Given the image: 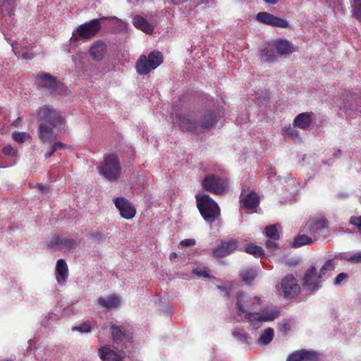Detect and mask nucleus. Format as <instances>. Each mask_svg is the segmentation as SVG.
I'll list each match as a JSON object with an SVG mask.
<instances>
[{
    "label": "nucleus",
    "mask_w": 361,
    "mask_h": 361,
    "mask_svg": "<svg viewBox=\"0 0 361 361\" xmlns=\"http://www.w3.org/2000/svg\"><path fill=\"white\" fill-rule=\"evenodd\" d=\"M163 63V56L159 51H152L147 56L141 55L136 62L135 68L138 74L145 75L156 69Z\"/></svg>",
    "instance_id": "nucleus-6"
},
{
    "label": "nucleus",
    "mask_w": 361,
    "mask_h": 361,
    "mask_svg": "<svg viewBox=\"0 0 361 361\" xmlns=\"http://www.w3.org/2000/svg\"><path fill=\"white\" fill-rule=\"evenodd\" d=\"M192 273L200 277L208 278L209 277L208 273L205 270H201L198 269H194Z\"/></svg>",
    "instance_id": "nucleus-50"
},
{
    "label": "nucleus",
    "mask_w": 361,
    "mask_h": 361,
    "mask_svg": "<svg viewBox=\"0 0 361 361\" xmlns=\"http://www.w3.org/2000/svg\"><path fill=\"white\" fill-rule=\"evenodd\" d=\"M240 275L246 284H250L257 276V271L252 268H247L242 270Z\"/></svg>",
    "instance_id": "nucleus-31"
},
{
    "label": "nucleus",
    "mask_w": 361,
    "mask_h": 361,
    "mask_svg": "<svg viewBox=\"0 0 361 361\" xmlns=\"http://www.w3.org/2000/svg\"><path fill=\"white\" fill-rule=\"evenodd\" d=\"M287 361H302V350H297L291 353L287 358Z\"/></svg>",
    "instance_id": "nucleus-44"
},
{
    "label": "nucleus",
    "mask_w": 361,
    "mask_h": 361,
    "mask_svg": "<svg viewBox=\"0 0 361 361\" xmlns=\"http://www.w3.org/2000/svg\"><path fill=\"white\" fill-rule=\"evenodd\" d=\"M195 245V240L192 238H188L183 240L179 243V247H190Z\"/></svg>",
    "instance_id": "nucleus-46"
},
{
    "label": "nucleus",
    "mask_w": 361,
    "mask_h": 361,
    "mask_svg": "<svg viewBox=\"0 0 361 361\" xmlns=\"http://www.w3.org/2000/svg\"><path fill=\"white\" fill-rule=\"evenodd\" d=\"M20 118H18L16 120H15L13 122V126H15V127H18L19 125H20Z\"/></svg>",
    "instance_id": "nucleus-53"
},
{
    "label": "nucleus",
    "mask_w": 361,
    "mask_h": 361,
    "mask_svg": "<svg viewBox=\"0 0 361 361\" xmlns=\"http://www.w3.org/2000/svg\"><path fill=\"white\" fill-rule=\"evenodd\" d=\"M11 47L15 55L24 61L31 60L34 57V54L29 52L27 50L22 51L19 47H18L17 44H12Z\"/></svg>",
    "instance_id": "nucleus-33"
},
{
    "label": "nucleus",
    "mask_w": 361,
    "mask_h": 361,
    "mask_svg": "<svg viewBox=\"0 0 361 361\" xmlns=\"http://www.w3.org/2000/svg\"><path fill=\"white\" fill-rule=\"evenodd\" d=\"M101 29V23L98 19L92 20L88 23L80 25L76 30L73 31L70 39L71 44H74L80 38L89 39L94 36Z\"/></svg>",
    "instance_id": "nucleus-8"
},
{
    "label": "nucleus",
    "mask_w": 361,
    "mask_h": 361,
    "mask_svg": "<svg viewBox=\"0 0 361 361\" xmlns=\"http://www.w3.org/2000/svg\"><path fill=\"white\" fill-rule=\"evenodd\" d=\"M322 278L314 267L308 269L302 279V286L307 290H317L321 287Z\"/></svg>",
    "instance_id": "nucleus-10"
},
{
    "label": "nucleus",
    "mask_w": 361,
    "mask_h": 361,
    "mask_svg": "<svg viewBox=\"0 0 361 361\" xmlns=\"http://www.w3.org/2000/svg\"><path fill=\"white\" fill-rule=\"evenodd\" d=\"M338 106H339V108H340L341 109H344V106H341V105L338 104Z\"/></svg>",
    "instance_id": "nucleus-59"
},
{
    "label": "nucleus",
    "mask_w": 361,
    "mask_h": 361,
    "mask_svg": "<svg viewBox=\"0 0 361 361\" xmlns=\"http://www.w3.org/2000/svg\"><path fill=\"white\" fill-rule=\"evenodd\" d=\"M173 4H179L181 2V0H171Z\"/></svg>",
    "instance_id": "nucleus-57"
},
{
    "label": "nucleus",
    "mask_w": 361,
    "mask_h": 361,
    "mask_svg": "<svg viewBox=\"0 0 361 361\" xmlns=\"http://www.w3.org/2000/svg\"><path fill=\"white\" fill-rule=\"evenodd\" d=\"M348 278V275L345 273H341L336 277L334 280V285L338 286L341 282Z\"/></svg>",
    "instance_id": "nucleus-48"
},
{
    "label": "nucleus",
    "mask_w": 361,
    "mask_h": 361,
    "mask_svg": "<svg viewBox=\"0 0 361 361\" xmlns=\"http://www.w3.org/2000/svg\"><path fill=\"white\" fill-rule=\"evenodd\" d=\"M314 241V239L307 236V235H298L295 237L292 242V247H299L306 245H311Z\"/></svg>",
    "instance_id": "nucleus-28"
},
{
    "label": "nucleus",
    "mask_w": 361,
    "mask_h": 361,
    "mask_svg": "<svg viewBox=\"0 0 361 361\" xmlns=\"http://www.w3.org/2000/svg\"><path fill=\"white\" fill-rule=\"evenodd\" d=\"M111 339L114 348L118 352H123L128 343L133 341V332L123 326L110 324Z\"/></svg>",
    "instance_id": "nucleus-5"
},
{
    "label": "nucleus",
    "mask_w": 361,
    "mask_h": 361,
    "mask_svg": "<svg viewBox=\"0 0 361 361\" xmlns=\"http://www.w3.org/2000/svg\"><path fill=\"white\" fill-rule=\"evenodd\" d=\"M5 361H13V360L11 359H7V360H5Z\"/></svg>",
    "instance_id": "nucleus-62"
},
{
    "label": "nucleus",
    "mask_w": 361,
    "mask_h": 361,
    "mask_svg": "<svg viewBox=\"0 0 361 361\" xmlns=\"http://www.w3.org/2000/svg\"><path fill=\"white\" fill-rule=\"evenodd\" d=\"M17 1L18 0H3L1 4L2 12L4 13L6 12L8 17L11 18L14 13Z\"/></svg>",
    "instance_id": "nucleus-32"
},
{
    "label": "nucleus",
    "mask_w": 361,
    "mask_h": 361,
    "mask_svg": "<svg viewBox=\"0 0 361 361\" xmlns=\"http://www.w3.org/2000/svg\"><path fill=\"white\" fill-rule=\"evenodd\" d=\"M133 23L135 27L147 34L152 33L154 30V25L141 16H135L133 19Z\"/></svg>",
    "instance_id": "nucleus-25"
},
{
    "label": "nucleus",
    "mask_w": 361,
    "mask_h": 361,
    "mask_svg": "<svg viewBox=\"0 0 361 361\" xmlns=\"http://www.w3.org/2000/svg\"><path fill=\"white\" fill-rule=\"evenodd\" d=\"M281 287L286 298H293L300 292V285L291 274L286 276L282 279Z\"/></svg>",
    "instance_id": "nucleus-11"
},
{
    "label": "nucleus",
    "mask_w": 361,
    "mask_h": 361,
    "mask_svg": "<svg viewBox=\"0 0 361 361\" xmlns=\"http://www.w3.org/2000/svg\"><path fill=\"white\" fill-rule=\"evenodd\" d=\"M53 147V149L54 150H59L61 149H63V148H65L66 147V145H64L63 142H54V144L52 145Z\"/></svg>",
    "instance_id": "nucleus-51"
},
{
    "label": "nucleus",
    "mask_w": 361,
    "mask_h": 361,
    "mask_svg": "<svg viewBox=\"0 0 361 361\" xmlns=\"http://www.w3.org/2000/svg\"><path fill=\"white\" fill-rule=\"evenodd\" d=\"M49 246L54 250L71 251L75 248L76 243L71 238L56 235L51 238Z\"/></svg>",
    "instance_id": "nucleus-12"
},
{
    "label": "nucleus",
    "mask_w": 361,
    "mask_h": 361,
    "mask_svg": "<svg viewBox=\"0 0 361 361\" xmlns=\"http://www.w3.org/2000/svg\"><path fill=\"white\" fill-rule=\"evenodd\" d=\"M5 167H6V166L1 165V164H0V168H5Z\"/></svg>",
    "instance_id": "nucleus-61"
},
{
    "label": "nucleus",
    "mask_w": 361,
    "mask_h": 361,
    "mask_svg": "<svg viewBox=\"0 0 361 361\" xmlns=\"http://www.w3.org/2000/svg\"><path fill=\"white\" fill-rule=\"evenodd\" d=\"M114 204L121 216L126 219H133L136 213L135 207L124 197H116Z\"/></svg>",
    "instance_id": "nucleus-17"
},
{
    "label": "nucleus",
    "mask_w": 361,
    "mask_h": 361,
    "mask_svg": "<svg viewBox=\"0 0 361 361\" xmlns=\"http://www.w3.org/2000/svg\"><path fill=\"white\" fill-rule=\"evenodd\" d=\"M98 304L103 308L111 310L119 307L121 302V298L115 294L100 297L97 300Z\"/></svg>",
    "instance_id": "nucleus-20"
},
{
    "label": "nucleus",
    "mask_w": 361,
    "mask_h": 361,
    "mask_svg": "<svg viewBox=\"0 0 361 361\" xmlns=\"http://www.w3.org/2000/svg\"><path fill=\"white\" fill-rule=\"evenodd\" d=\"M219 116L213 111L206 112L199 122L195 121L190 114L178 116V125L181 128L186 130L193 131L200 129H208L212 128L219 120Z\"/></svg>",
    "instance_id": "nucleus-2"
},
{
    "label": "nucleus",
    "mask_w": 361,
    "mask_h": 361,
    "mask_svg": "<svg viewBox=\"0 0 361 361\" xmlns=\"http://www.w3.org/2000/svg\"><path fill=\"white\" fill-rule=\"evenodd\" d=\"M197 208L205 221L212 223L220 216V208L208 195H196Z\"/></svg>",
    "instance_id": "nucleus-3"
},
{
    "label": "nucleus",
    "mask_w": 361,
    "mask_h": 361,
    "mask_svg": "<svg viewBox=\"0 0 361 361\" xmlns=\"http://www.w3.org/2000/svg\"><path fill=\"white\" fill-rule=\"evenodd\" d=\"M37 116L40 123H47L53 127H64L65 120L61 113L49 105L39 107Z\"/></svg>",
    "instance_id": "nucleus-7"
},
{
    "label": "nucleus",
    "mask_w": 361,
    "mask_h": 361,
    "mask_svg": "<svg viewBox=\"0 0 361 361\" xmlns=\"http://www.w3.org/2000/svg\"><path fill=\"white\" fill-rule=\"evenodd\" d=\"M121 23H122V28H123V27H126V24H125V23L122 22Z\"/></svg>",
    "instance_id": "nucleus-58"
},
{
    "label": "nucleus",
    "mask_w": 361,
    "mask_h": 361,
    "mask_svg": "<svg viewBox=\"0 0 361 361\" xmlns=\"http://www.w3.org/2000/svg\"><path fill=\"white\" fill-rule=\"evenodd\" d=\"M352 11L353 16L361 21V0H352Z\"/></svg>",
    "instance_id": "nucleus-39"
},
{
    "label": "nucleus",
    "mask_w": 361,
    "mask_h": 361,
    "mask_svg": "<svg viewBox=\"0 0 361 361\" xmlns=\"http://www.w3.org/2000/svg\"><path fill=\"white\" fill-rule=\"evenodd\" d=\"M276 54L273 48L266 47L261 50L260 58L262 61L273 62L276 60Z\"/></svg>",
    "instance_id": "nucleus-29"
},
{
    "label": "nucleus",
    "mask_w": 361,
    "mask_h": 361,
    "mask_svg": "<svg viewBox=\"0 0 361 361\" xmlns=\"http://www.w3.org/2000/svg\"><path fill=\"white\" fill-rule=\"evenodd\" d=\"M336 262L335 259H331L326 262V263L321 267L319 274L322 278L329 276L332 274L335 269Z\"/></svg>",
    "instance_id": "nucleus-27"
},
{
    "label": "nucleus",
    "mask_w": 361,
    "mask_h": 361,
    "mask_svg": "<svg viewBox=\"0 0 361 361\" xmlns=\"http://www.w3.org/2000/svg\"><path fill=\"white\" fill-rule=\"evenodd\" d=\"M202 187L207 191L221 195L226 190L228 182L225 178L208 175L202 180Z\"/></svg>",
    "instance_id": "nucleus-9"
},
{
    "label": "nucleus",
    "mask_w": 361,
    "mask_h": 361,
    "mask_svg": "<svg viewBox=\"0 0 361 361\" xmlns=\"http://www.w3.org/2000/svg\"><path fill=\"white\" fill-rule=\"evenodd\" d=\"M73 331H77L82 334H88L92 331V325L89 322H86L73 327Z\"/></svg>",
    "instance_id": "nucleus-41"
},
{
    "label": "nucleus",
    "mask_w": 361,
    "mask_h": 361,
    "mask_svg": "<svg viewBox=\"0 0 361 361\" xmlns=\"http://www.w3.org/2000/svg\"><path fill=\"white\" fill-rule=\"evenodd\" d=\"M274 47L280 55H285L293 51V45L285 39H279L274 42Z\"/></svg>",
    "instance_id": "nucleus-26"
},
{
    "label": "nucleus",
    "mask_w": 361,
    "mask_h": 361,
    "mask_svg": "<svg viewBox=\"0 0 361 361\" xmlns=\"http://www.w3.org/2000/svg\"><path fill=\"white\" fill-rule=\"evenodd\" d=\"M265 234L268 238H272L274 240H278L279 235L275 226L271 225L267 226L265 228Z\"/></svg>",
    "instance_id": "nucleus-40"
},
{
    "label": "nucleus",
    "mask_w": 361,
    "mask_h": 361,
    "mask_svg": "<svg viewBox=\"0 0 361 361\" xmlns=\"http://www.w3.org/2000/svg\"><path fill=\"white\" fill-rule=\"evenodd\" d=\"M106 51V45L102 40L96 41L90 48L89 52L95 61H101Z\"/></svg>",
    "instance_id": "nucleus-22"
},
{
    "label": "nucleus",
    "mask_w": 361,
    "mask_h": 361,
    "mask_svg": "<svg viewBox=\"0 0 361 361\" xmlns=\"http://www.w3.org/2000/svg\"><path fill=\"white\" fill-rule=\"evenodd\" d=\"M326 228V221L323 218L310 219L303 228L304 232L310 233L314 240H317L321 232Z\"/></svg>",
    "instance_id": "nucleus-14"
},
{
    "label": "nucleus",
    "mask_w": 361,
    "mask_h": 361,
    "mask_svg": "<svg viewBox=\"0 0 361 361\" xmlns=\"http://www.w3.org/2000/svg\"><path fill=\"white\" fill-rule=\"evenodd\" d=\"M2 32L4 35L5 39L11 43V44H17L18 47H19L22 51L28 50L30 48L32 47V43L29 42L27 40L23 39L20 42H12V40L8 37V32H6L4 28H2Z\"/></svg>",
    "instance_id": "nucleus-30"
},
{
    "label": "nucleus",
    "mask_w": 361,
    "mask_h": 361,
    "mask_svg": "<svg viewBox=\"0 0 361 361\" xmlns=\"http://www.w3.org/2000/svg\"><path fill=\"white\" fill-rule=\"evenodd\" d=\"M312 116V113H301L295 118L293 125L298 128L307 130L311 125Z\"/></svg>",
    "instance_id": "nucleus-23"
},
{
    "label": "nucleus",
    "mask_w": 361,
    "mask_h": 361,
    "mask_svg": "<svg viewBox=\"0 0 361 361\" xmlns=\"http://www.w3.org/2000/svg\"><path fill=\"white\" fill-rule=\"evenodd\" d=\"M55 274L57 282L61 286L63 285L68 276V269L64 259H60L57 261Z\"/></svg>",
    "instance_id": "nucleus-21"
},
{
    "label": "nucleus",
    "mask_w": 361,
    "mask_h": 361,
    "mask_svg": "<svg viewBox=\"0 0 361 361\" xmlns=\"http://www.w3.org/2000/svg\"><path fill=\"white\" fill-rule=\"evenodd\" d=\"M294 125L293 126H289L288 127H284L282 130L283 133L286 135H288L291 139H293L295 142H299L300 140L299 133L295 129Z\"/></svg>",
    "instance_id": "nucleus-37"
},
{
    "label": "nucleus",
    "mask_w": 361,
    "mask_h": 361,
    "mask_svg": "<svg viewBox=\"0 0 361 361\" xmlns=\"http://www.w3.org/2000/svg\"><path fill=\"white\" fill-rule=\"evenodd\" d=\"M266 3L269 4H276L278 2V0H264Z\"/></svg>",
    "instance_id": "nucleus-55"
},
{
    "label": "nucleus",
    "mask_w": 361,
    "mask_h": 361,
    "mask_svg": "<svg viewBox=\"0 0 361 361\" xmlns=\"http://www.w3.org/2000/svg\"><path fill=\"white\" fill-rule=\"evenodd\" d=\"M274 335V329L271 328H267L264 330V331L262 334L259 338V343L262 345H267L269 343Z\"/></svg>",
    "instance_id": "nucleus-34"
},
{
    "label": "nucleus",
    "mask_w": 361,
    "mask_h": 361,
    "mask_svg": "<svg viewBox=\"0 0 361 361\" xmlns=\"http://www.w3.org/2000/svg\"><path fill=\"white\" fill-rule=\"evenodd\" d=\"M12 138L18 143H23L30 138V135L26 132L14 131Z\"/></svg>",
    "instance_id": "nucleus-38"
},
{
    "label": "nucleus",
    "mask_w": 361,
    "mask_h": 361,
    "mask_svg": "<svg viewBox=\"0 0 361 361\" xmlns=\"http://www.w3.org/2000/svg\"><path fill=\"white\" fill-rule=\"evenodd\" d=\"M232 335L238 341L242 343H247V334H245L243 331L235 330L232 332Z\"/></svg>",
    "instance_id": "nucleus-42"
},
{
    "label": "nucleus",
    "mask_w": 361,
    "mask_h": 361,
    "mask_svg": "<svg viewBox=\"0 0 361 361\" xmlns=\"http://www.w3.org/2000/svg\"><path fill=\"white\" fill-rule=\"evenodd\" d=\"M63 127H53L47 123H40L38 127V137L43 143H51L56 138V130H61Z\"/></svg>",
    "instance_id": "nucleus-15"
},
{
    "label": "nucleus",
    "mask_w": 361,
    "mask_h": 361,
    "mask_svg": "<svg viewBox=\"0 0 361 361\" xmlns=\"http://www.w3.org/2000/svg\"><path fill=\"white\" fill-rule=\"evenodd\" d=\"M276 240H274L272 238H269L267 242H266V245H267V247L270 250V251H274L275 250L277 249L278 246H277V244L276 243Z\"/></svg>",
    "instance_id": "nucleus-47"
},
{
    "label": "nucleus",
    "mask_w": 361,
    "mask_h": 361,
    "mask_svg": "<svg viewBox=\"0 0 361 361\" xmlns=\"http://www.w3.org/2000/svg\"><path fill=\"white\" fill-rule=\"evenodd\" d=\"M177 257V254L176 252H172L170 254V259H173Z\"/></svg>",
    "instance_id": "nucleus-56"
},
{
    "label": "nucleus",
    "mask_w": 361,
    "mask_h": 361,
    "mask_svg": "<svg viewBox=\"0 0 361 361\" xmlns=\"http://www.w3.org/2000/svg\"><path fill=\"white\" fill-rule=\"evenodd\" d=\"M107 326H107L106 324H104V326H103L102 329L107 328Z\"/></svg>",
    "instance_id": "nucleus-60"
},
{
    "label": "nucleus",
    "mask_w": 361,
    "mask_h": 361,
    "mask_svg": "<svg viewBox=\"0 0 361 361\" xmlns=\"http://www.w3.org/2000/svg\"><path fill=\"white\" fill-rule=\"evenodd\" d=\"M350 224L355 226L361 233V216L351 217L350 219Z\"/></svg>",
    "instance_id": "nucleus-45"
},
{
    "label": "nucleus",
    "mask_w": 361,
    "mask_h": 361,
    "mask_svg": "<svg viewBox=\"0 0 361 361\" xmlns=\"http://www.w3.org/2000/svg\"><path fill=\"white\" fill-rule=\"evenodd\" d=\"M36 81L39 86L48 90L51 93L56 92L60 85L56 77L47 73L38 74Z\"/></svg>",
    "instance_id": "nucleus-16"
},
{
    "label": "nucleus",
    "mask_w": 361,
    "mask_h": 361,
    "mask_svg": "<svg viewBox=\"0 0 361 361\" xmlns=\"http://www.w3.org/2000/svg\"><path fill=\"white\" fill-rule=\"evenodd\" d=\"M2 152L5 155L13 157H16L18 154V150L11 145L5 146L3 148Z\"/></svg>",
    "instance_id": "nucleus-43"
},
{
    "label": "nucleus",
    "mask_w": 361,
    "mask_h": 361,
    "mask_svg": "<svg viewBox=\"0 0 361 361\" xmlns=\"http://www.w3.org/2000/svg\"><path fill=\"white\" fill-rule=\"evenodd\" d=\"M55 152H56V151L54 150L53 147L51 146L50 148V150L49 152H47V153H45V154H44L45 158L46 159L50 158Z\"/></svg>",
    "instance_id": "nucleus-52"
},
{
    "label": "nucleus",
    "mask_w": 361,
    "mask_h": 361,
    "mask_svg": "<svg viewBox=\"0 0 361 361\" xmlns=\"http://www.w3.org/2000/svg\"><path fill=\"white\" fill-rule=\"evenodd\" d=\"M241 250L238 245V241L236 240H230L228 241H224L217 247L213 250V254L216 257H223L233 252L235 250Z\"/></svg>",
    "instance_id": "nucleus-18"
},
{
    "label": "nucleus",
    "mask_w": 361,
    "mask_h": 361,
    "mask_svg": "<svg viewBox=\"0 0 361 361\" xmlns=\"http://www.w3.org/2000/svg\"><path fill=\"white\" fill-rule=\"evenodd\" d=\"M245 252L248 254L252 255L255 257H259L263 255L264 250L263 249L257 245L254 244H249L244 248Z\"/></svg>",
    "instance_id": "nucleus-36"
},
{
    "label": "nucleus",
    "mask_w": 361,
    "mask_h": 361,
    "mask_svg": "<svg viewBox=\"0 0 361 361\" xmlns=\"http://www.w3.org/2000/svg\"><path fill=\"white\" fill-rule=\"evenodd\" d=\"M302 361H317L321 358V354L311 350H301Z\"/></svg>",
    "instance_id": "nucleus-35"
},
{
    "label": "nucleus",
    "mask_w": 361,
    "mask_h": 361,
    "mask_svg": "<svg viewBox=\"0 0 361 361\" xmlns=\"http://www.w3.org/2000/svg\"><path fill=\"white\" fill-rule=\"evenodd\" d=\"M256 19L262 23L272 27L286 28L289 25V23L286 20L277 17L267 12L259 13L256 16Z\"/></svg>",
    "instance_id": "nucleus-13"
},
{
    "label": "nucleus",
    "mask_w": 361,
    "mask_h": 361,
    "mask_svg": "<svg viewBox=\"0 0 361 361\" xmlns=\"http://www.w3.org/2000/svg\"><path fill=\"white\" fill-rule=\"evenodd\" d=\"M348 261L355 262V263H359L361 262V252H357L354 254L353 255L350 256L348 259Z\"/></svg>",
    "instance_id": "nucleus-49"
},
{
    "label": "nucleus",
    "mask_w": 361,
    "mask_h": 361,
    "mask_svg": "<svg viewBox=\"0 0 361 361\" xmlns=\"http://www.w3.org/2000/svg\"><path fill=\"white\" fill-rule=\"evenodd\" d=\"M262 305V300L256 295H249L243 292L236 295V309L239 316L244 314L245 320L254 329H258L264 322H271L277 318L279 312L274 309L264 308L260 312H252Z\"/></svg>",
    "instance_id": "nucleus-1"
},
{
    "label": "nucleus",
    "mask_w": 361,
    "mask_h": 361,
    "mask_svg": "<svg viewBox=\"0 0 361 361\" xmlns=\"http://www.w3.org/2000/svg\"><path fill=\"white\" fill-rule=\"evenodd\" d=\"M37 188H38L39 190L41 192H44V190H47V188L44 185H41V184H39L37 185Z\"/></svg>",
    "instance_id": "nucleus-54"
},
{
    "label": "nucleus",
    "mask_w": 361,
    "mask_h": 361,
    "mask_svg": "<svg viewBox=\"0 0 361 361\" xmlns=\"http://www.w3.org/2000/svg\"><path fill=\"white\" fill-rule=\"evenodd\" d=\"M121 353L112 350L109 345L102 346L98 350V355L102 361H123L124 356Z\"/></svg>",
    "instance_id": "nucleus-19"
},
{
    "label": "nucleus",
    "mask_w": 361,
    "mask_h": 361,
    "mask_svg": "<svg viewBox=\"0 0 361 361\" xmlns=\"http://www.w3.org/2000/svg\"><path fill=\"white\" fill-rule=\"evenodd\" d=\"M240 202L247 209H255L258 206L259 200L257 193L250 192L245 197L241 194Z\"/></svg>",
    "instance_id": "nucleus-24"
},
{
    "label": "nucleus",
    "mask_w": 361,
    "mask_h": 361,
    "mask_svg": "<svg viewBox=\"0 0 361 361\" xmlns=\"http://www.w3.org/2000/svg\"><path fill=\"white\" fill-rule=\"evenodd\" d=\"M99 170V173L107 180L111 181L118 180L121 174V166L117 155L106 154Z\"/></svg>",
    "instance_id": "nucleus-4"
}]
</instances>
